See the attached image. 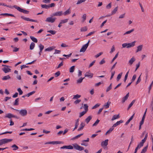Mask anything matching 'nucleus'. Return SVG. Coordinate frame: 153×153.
I'll list each match as a JSON object with an SVG mask.
<instances>
[{"label":"nucleus","instance_id":"nucleus-19","mask_svg":"<svg viewBox=\"0 0 153 153\" xmlns=\"http://www.w3.org/2000/svg\"><path fill=\"white\" fill-rule=\"evenodd\" d=\"M120 117V116L119 115V114H117V115H114L113 116L111 120L112 121H113L116 119L119 118Z\"/></svg>","mask_w":153,"mask_h":153},{"label":"nucleus","instance_id":"nucleus-37","mask_svg":"<svg viewBox=\"0 0 153 153\" xmlns=\"http://www.w3.org/2000/svg\"><path fill=\"white\" fill-rule=\"evenodd\" d=\"M134 29H132L130 30L126 31V33H124L123 35H125L127 34H129L133 32L134 31Z\"/></svg>","mask_w":153,"mask_h":153},{"label":"nucleus","instance_id":"nucleus-5","mask_svg":"<svg viewBox=\"0 0 153 153\" xmlns=\"http://www.w3.org/2000/svg\"><path fill=\"white\" fill-rule=\"evenodd\" d=\"M56 19V18L55 17H48L46 19L45 21L53 23L55 22Z\"/></svg>","mask_w":153,"mask_h":153},{"label":"nucleus","instance_id":"nucleus-33","mask_svg":"<svg viewBox=\"0 0 153 153\" xmlns=\"http://www.w3.org/2000/svg\"><path fill=\"white\" fill-rule=\"evenodd\" d=\"M35 44L33 42H32L30 44V48L31 50H33L35 47Z\"/></svg>","mask_w":153,"mask_h":153},{"label":"nucleus","instance_id":"nucleus-15","mask_svg":"<svg viewBox=\"0 0 153 153\" xmlns=\"http://www.w3.org/2000/svg\"><path fill=\"white\" fill-rule=\"evenodd\" d=\"M129 95V93H128L122 98V102L123 103H124L128 99Z\"/></svg>","mask_w":153,"mask_h":153},{"label":"nucleus","instance_id":"nucleus-18","mask_svg":"<svg viewBox=\"0 0 153 153\" xmlns=\"http://www.w3.org/2000/svg\"><path fill=\"white\" fill-rule=\"evenodd\" d=\"M147 137H148V133H147L146 134L144 138L141 140V142L140 143L143 145L144 143H145L146 140H147Z\"/></svg>","mask_w":153,"mask_h":153},{"label":"nucleus","instance_id":"nucleus-20","mask_svg":"<svg viewBox=\"0 0 153 153\" xmlns=\"http://www.w3.org/2000/svg\"><path fill=\"white\" fill-rule=\"evenodd\" d=\"M92 116L90 115L88 116L85 119V122L87 124H88L90 120L92 119Z\"/></svg>","mask_w":153,"mask_h":153},{"label":"nucleus","instance_id":"nucleus-1","mask_svg":"<svg viewBox=\"0 0 153 153\" xmlns=\"http://www.w3.org/2000/svg\"><path fill=\"white\" fill-rule=\"evenodd\" d=\"M11 109H14L16 111L19 112V114L23 117H24L27 115V112L26 110L25 109H22L20 110L14 109L12 107L10 108Z\"/></svg>","mask_w":153,"mask_h":153},{"label":"nucleus","instance_id":"nucleus-39","mask_svg":"<svg viewBox=\"0 0 153 153\" xmlns=\"http://www.w3.org/2000/svg\"><path fill=\"white\" fill-rule=\"evenodd\" d=\"M84 108L85 109V111L87 112L88 110V106L87 104L84 105Z\"/></svg>","mask_w":153,"mask_h":153},{"label":"nucleus","instance_id":"nucleus-31","mask_svg":"<svg viewBox=\"0 0 153 153\" xmlns=\"http://www.w3.org/2000/svg\"><path fill=\"white\" fill-rule=\"evenodd\" d=\"M114 129V128L112 126L106 132V133L105 134L107 135L108 134H109Z\"/></svg>","mask_w":153,"mask_h":153},{"label":"nucleus","instance_id":"nucleus-30","mask_svg":"<svg viewBox=\"0 0 153 153\" xmlns=\"http://www.w3.org/2000/svg\"><path fill=\"white\" fill-rule=\"evenodd\" d=\"M11 147L13 148V150H16L19 149V147L15 144L12 146Z\"/></svg>","mask_w":153,"mask_h":153},{"label":"nucleus","instance_id":"nucleus-63","mask_svg":"<svg viewBox=\"0 0 153 153\" xmlns=\"http://www.w3.org/2000/svg\"><path fill=\"white\" fill-rule=\"evenodd\" d=\"M103 53L102 52H100L99 53L97 54V55H96L95 57L97 58L98 57H99Z\"/></svg>","mask_w":153,"mask_h":153},{"label":"nucleus","instance_id":"nucleus-25","mask_svg":"<svg viewBox=\"0 0 153 153\" xmlns=\"http://www.w3.org/2000/svg\"><path fill=\"white\" fill-rule=\"evenodd\" d=\"M143 45H140L137 47V49L136 51V52L140 51L142 50L143 47Z\"/></svg>","mask_w":153,"mask_h":153},{"label":"nucleus","instance_id":"nucleus-17","mask_svg":"<svg viewBox=\"0 0 153 153\" xmlns=\"http://www.w3.org/2000/svg\"><path fill=\"white\" fill-rule=\"evenodd\" d=\"M55 48V47H54L53 46H52L51 47H50L46 49H45V51H51L53 50Z\"/></svg>","mask_w":153,"mask_h":153},{"label":"nucleus","instance_id":"nucleus-56","mask_svg":"<svg viewBox=\"0 0 153 153\" xmlns=\"http://www.w3.org/2000/svg\"><path fill=\"white\" fill-rule=\"evenodd\" d=\"M136 76H137L136 74H134L131 80V82H134L135 80V79L136 78Z\"/></svg>","mask_w":153,"mask_h":153},{"label":"nucleus","instance_id":"nucleus-11","mask_svg":"<svg viewBox=\"0 0 153 153\" xmlns=\"http://www.w3.org/2000/svg\"><path fill=\"white\" fill-rule=\"evenodd\" d=\"M85 126V123L83 122H82L80 125L79 128L77 130L78 131H79L82 130L83 128Z\"/></svg>","mask_w":153,"mask_h":153},{"label":"nucleus","instance_id":"nucleus-34","mask_svg":"<svg viewBox=\"0 0 153 153\" xmlns=\"http://www.w3.org/2000/svg\"><path fill=\"white\" fill-rule=\"evenodd\" d=\"M148 147V145H147L146 146H145L144 148L142 150L140 153H144L147 150Z\"/></svg>","mask_w":153,"mask_h":153},{"label":"nucleus","instance_id":"nucleus-64","mask_svg":"<svg viewBox=\"0 0 153 153\" xmlns=\"http://www.w3.org/2000/svg\"><path fill=\"white\" fill-rule=\"evenodd\" d=\"M19 48H17L16 47H15L14 48V49L13 50V52H17L19 51Z\"/></svg>","mask_w":153,"mask_h":153},{"label":"nucleus","instance_id":"nucleus-27","mask_svg":"<svg viewBox=\"0 0 153 153\" xmlns=\"http://www.w3.org/2000/svg\"><path fill=\"white\" fill-rule=\"evenodd\" d=\"M30 38L32 40V41L34 42L37 43L38 42V40L37 39L34 37L33 36H30Z\"/></svg>","mask_w":153,"mask_h":153},{"label":"nucleus","instance_id":"nucleus-57","mask_svg":"<svg viewBox=\"0 0 153 153\" xmlns=\"http://www.w3.org/2000/svg\"><path fill=\"white\" fill-rule=\"evenodd\" d=\"M86 15L85 14H84L82 16V18L83 19V22L86 19Z\"/></svg>","mask_w":153,"mask_h":153},{"label":"nucleus","instance_id":"nucleus-55","mask_svg":"<svg viewBox=\"0 0 153 153\" xmlns=\"http://www.w3.org/2000/svg\"><path fill=\"white\" fill-rule=\"evenodd\" d=\"M82 143H81V145L82 146H88V144L85 143V142L83 141V140L82 141Z\"/></svg>","mask_w":153,"mask_h":153},{"label":"nucleus","instance_id":"nucleus-10","mask_svg":"<svg viewBox=\"0 0 153 153\" xmlns=\"http://www.w3.org/2000/svg\"><path fill=\"white\" fill-rule=\"evenodd\" d=\"M61 149H73V147L71 145L64 146L60 148Z\"/></svg>","mask_w":153,"mask_h":153},{"label":"nucleus","instance_id":"nucleus-53","mask_svg":"<svg viewBox=\"0 0 153 153\" xmlns=\"http://www.w3.org/2000/svg\"><path fill=\"white\" fill-rule=\"evenodd\" d=\"M39 46L40 48V50L42 51L44 48V46L41 44L39 45Z\"/></svg>","mask_w":153,"mask_h":153},{"label":"nucleus","instance_id":"nucleus-22","mask_svg":"<svg viewBox=\"0 0 153 153\" xmlns=\"http://www.w3.org/2000/svg\"><path fill=\"white\" fill-rule=\"evenodd\" d=\"M118 10V7L117 6L112 11L111 15H113L115 14Z\"/></svg>","mask_w":153,"mask_h":153},{"label":"nucleus","instance_id":"nucleus-41","mask_svg":"<svg viewBox=\"0 0 153 153\" xmlns=\"http://www.w3.org/2000/svg\"><path fill=\"white\" fill-rule=\"evenodd\" d=\"M87 30V28L85 26L83 27H81L80 29V31L81 32L86 31Z\"/></svg>","mask_w":153,"mask_h":153},{"label":"nucleus","instance_id":"nucleus-59","mask_svg":"<svg viewBox=\"0 0 153 153\" xmlns=\"http://www.w3.org/2000/svg\"><path fill=\"white\" fill-rule=\"evenodd\" d=\"M60 74V73L59 71H58L55 74V76L56 77H57L59 76Z\"/></svg>","mask_w":153,"mask_h":153},{"label":"nucleus","instance_id":"nucleus-28","mask_svg":"<svg viewBox=\"0 0 153 153\" xmlns=\"http://www.w3.org/2000/svg\"><path fill=\"white\" fill-rule=\"evenodd\" d=\"M41 6L42 8H45L46 9H48L49 8V7L48 6V5L45 4H41Z\"/></svg>","mask_w":153,"mask_h":153},{"label":"nucleus","instance_id":"nucleus-51","mask_svg":"<svg viewBox=\"0 0 153 153\" xmlns=\"http://www.w3.org/2000/svg\"><path fill=\"white\" fill-rule=\"evenodd\" d=\"M34 129L33 128H25L21 130V131H30L31 130H34Z\"/></svg>","mask_w":153,"mask_h":153},{"label":"nucleus","instance_id":"nucleus-3","mask_svg":"<svg viewBox=\"0 0 153 153\" xmlns=\"http://www.w3.org/2000/svg\"><path fill=\"white\" fill-rule=\"evenodd\" d=\"M90 40H89L88 41V42L85 44L83 45L82 48L80 49V52H85L88 46L89 43L90 42Z\"/></svg>","mask_w":153,"mask_h":153},{"label":"nucleus","instance_id":"nucleus-13","mask_svg":"<svg viewBox=\"0 0 153 153\" xmlns=\"http://www.w3.org/2000/svg\"><path fill=\"white\" fill-rule=\"evenodd\" d=\"M136 42L135 41L131 43H128V45L127 46V48H130L133 47L134 46L135 43Z\"/></svg>","mask_w":153,"mask_h":153},{"label":"nucleus","instance_id":"nucleus-61","mask_svg":"<svg viewBox=\"0 0 153 153\" xmlns=\"http://www.w3.org/2000/svg\"><path fill=\"white\" fill-rule=\"evenodd\" d=\"M100 105V104H96L94 106H93L92 108V109H95L97 108Z\"/></svg>","mask_w":153,"mask_h":153},{"label":"nucleus","instance_id":"nucleus-12","mask_svg":"<svg viewBox=\"0 0 153 153\" xmlns=\"http://www.w3.org/2000/svg\"><path fill=\"white\" fill-rule=\"evenodd\" d=\"M108 140L107 139L104 141H102L101 143V145L102 147L106 146L108 145Z\"/></svg>","mask_w":153,"mask_h":153},{"label":"nucleus","instance_id":"nucleus-21","mask_svg":"<svg viewBox=\"0 0 153 153\" xmlns=\"http://www.w3.org/2000/svg\"><path fill=\"white\" fill-rule=\"evenodd\" d=\"M135 61V59L134 57H132L129 60L128 62V63L130 65H131Z\"/></svg>","mask_w":153,"mask_h":153},{"label":"nucleus","instance_id":"nucleus-36","mask_svg":"<svg viewBox=\"0 0 153 153\" xmlns=\"http://www.w3.org/2000/svg\"><path fill=\"white\" fill-rule=\"evenodd\" d=\"M85 77L82 78V77H80L77 80V83H81L83 80L84 79Z\"/></svg>","mask_w":153,"mask_h":153},{"label":"nucleus","instance_id":"nucleus-35","mask_svg":"<svg viewBox=\"0 0 153 153\" xmlns=\"http://www.w3.org/2000/svg\"><path fill=\"white\" fill-rule=\"evenodd\" d=\"M135 100H134L131 102L130 103V104L128 106V107L127 109L128 110L132 106L135 102Z\"/></svg>","mask_w":153,"mask_h":153},{"label":"nucleus","instance_id":"nucleus-8","mask_svg":"<svg viewBox=\"0 0 153 153\" xmlns=\"http://www.w3.org/2000/svg\"><path fill=\"white\" fill-rule=\"evenodd\" d=\"M62 14L63 13L62 11H58L53 13L52 16H60L62 15Z\"/></svg>","mask_w":153,"mask_h":153},{"label":"nucleus","instance_id":"nucleus-47","mask_svg":"<svg viewBox=\"0 0 153 153\" xmlns=\"http://www.w3.org/2000/svg\"><path fill=\"white\" fill-rule=\"evenodd\" d=\"M68 19H65L62 20L61 21L60 24H63L66 23L68 22Z\"/></svg>","mask_w":153,"mask_h":153},{"label":"nucleus","instance_id":"nucleus-40","mask_svg":"<svg viewBox=\"0 0 153 153\" xmlns=\"http://www.w3.org/2000/svg\"><path fill=\"white\" fill-rule=\"evenodd\" d=\"M122 72H121L117 76V81H119V80L120 79L121 77L122 76Z\"/></svg>","mask_w":153,"mask_h":153},{"label":"nucleus","instance_id":"nucleus-50","mask_svg":"<svg viewBox=\"0 0 153 153\" xmlns=\"http://www.w3.org/2000/svg\"><path fill=\"white\" fill-rule=\"evenodd\" d=\"M86 0H78L76 3L77 4H79L82 2H84Z\"/></svg>","mask_w":153,"mask_h":153},{"label":"nucleus","instance_id":"nucleus-6","mask_svg":"<svg viewBox=\"0 0 153 153\" xmlns=\"http://www.w3.org/2000/svg\"><path fill=\"white\" fill-rule=\"evenodd\" d=\"M21 18L26 21L34 22H38V21L37 20H33L32 19H30L28 18L25 17L23 16H22L21 17Z\"/></svg>","mask_w":153,"mask_h":153},{"label":"nucleus","instance_id":"nucleus-54","mask_svg":"<svg viewBox=\"0 0 153 153\" xmlns=\"http://www.w3.org/2000/svg\"><path fill=\"white\" fill-rule=\"evenodd\" d=\"M140 76L141 75H140L139 77H138L137 82H136V85L138 83H139L141 81V79L140 78Z\"/></svg>","mask_w":153,"mask_h":153},{"label":"nucleus","instance_id":"nucleus-43","mask_svg":"<svg viewBox=\"0 0 153 153\" xmlns=\"http://www.w3.org/2000/svg\"><path fill=\"white\" fill-rule=\"evenodd\" d=\"M87 73H86L85 74V77H89L90 78H92L93 76V74H87Z\"/></svg>","mask_w":153,"mask_h":153},{"label":"nucleus","instance_id":"nucleus-24","mask_svg":"<svg viewBox=\"0 0 153 153\" xmlns=\"http://www.w3.org/2000/svg\"><path fill=\"white\" fill-rule=\"evenodd\" d=\"M13 114L10 113H8L5 116V117L10 119L13 117Z\"/></svg>","mask_w":153,"mask_h":153},{"label":"nucleus","instance_id":"nucleus-2","mask_svg":"<svg viewBox=\"0 0 153 153\" xmlns=\"http://www.w3.org/2000/svg\"><path fill=\"white\" fill-rule=\"evenodd\" d=\"M13 7L19 11L23 13H24L28 14L29 13V11L28 10H26L24 9L20 8V7L17 6L16 5H15L13 6Z\"/></svg>","mask_w":153,"mask_h":153},{"label":"nucleus","instance_id":"nucleus-45","mask_svg":"<svg viewBox=\"0 0 153 153\" xmlns=\"http://www.w3.org/2000/svg\"><path fill=\"white\" fill-rule=\"evenodd\" d=\"M81 95L79 94H76V95H74V97L73 99H78L80 98L81 97Z\"/></svg>","mask_w":153,"mask_h":153},{"label":"nucleus","instance_id":"nucleus-38","mask_svg":"<svg viewBox=\"0 0 153 153\" xmlns=\"http://www.w3.org/2000/svg\"><path fill=\"white\" fill-rule=\"evenodd\" d=\"M19 101V98H17L16 99L14 102V103L13 104V105H19L18 102Z\"/></svg>","mask_w":153,"mask_h":153},{"label":"nucleus","instance_id":"nucleus-9","mask_svg":"<svg viewBox=\"0 0 153 153\" xmlns=\"http://www.w3.org/2000/svg\"><path fill=\"white\" fill-rule=\"evenodd\" d=\"M143 145L141 143H140L137 146V147L136 148L134 153H136L138 149H140L141 147L143 146Z\"/></svg>","mask_w":153,"mask_h":153},{"label":"nucleus","instance_id":"nucleus-29","mask_svg":"<svg viewBox=\"0 0 153 153\" xmlns=\"http://www.w3.org/2000/svg\"><path fill=\"white\" fill-rule=\"evenodd\" d=\"M11 78V77H10V76L9 75H8L7 76H4L2 79L3 80H7V79H10Z\"/></svg>","mask_w":153,"mask_h":153},{"label":"nucleus","instance_id":"nucleus-32","mask_svg":"<svg viewBox=\"0 0 153 153\" xmlns=\"http://www.w3.org/2000/svg\"><path fill=\"white\" fill-rule=\"evenodd\" d=\"M111 103V102L108 101L106 104H105L104 105V106L105 107V108H108L109 107L110 104Z\"/></svg>","mask_w":153,"mask_h":153},{"label":"nucleus","instance_id":"nucleus-58","mask_svg":"<svg viewBox=\"0 0 153 153\" xmlns=\"http://www.w3.org/2000/svg\"><path fill=\"white\" fill-rule=\"evenodd\" d=\"M55 52L54 53V54H59L61 52V51L59 50H57L56 49L55 50Z\"/></svg>","mask_w":153,"mask_h":153},{"label":"nucleus","instance_id":"nucleus-14","mask_svg":"<svg viewBox=\"0 0 153 153\" xmlns=\"http://www.w3.org/2000/svg\"><path fill=\"white\" fill-rule=\"evenodd\" d=\"M2 70L5 73H7L11 71V69L10 68H6V67H4L2 68Z\"/></svg>","mask_w":153,"mask_h":153},{"label":"nucleus","instance_id":"nucleus-23","mask_svg":"<svg viewBox=\"0 0 153 153\" xmlns=\"http://www.w3.org/2000/svg\"><path fill=\"white\" fill-rule=\"evenodd\" d=\"M71 10L70 8H69L67 10L65 11L63 14L64 15L66 16L68 15L69 14H70L71 13Z\"/></svg>","mask_w":153,"mask_h":153},{"label":"nucleus","instance_id":"nucleus-52","mask_svg":"<svg viewBox=\"0 0 153 153\" xmlns=\"http://www.w3.org/2000/svg\"><path fill=\"white\" fill-rule=\"evenodd\" d=\"M100 121V120H99L98 119H97L94 123L92 126H96L98 124Z\"/></svg>","mask_w":153,"mask_h":153},{"label":"nucleus","instance_id":"nucleus-49","mask_svg":"<svg viewBox=\"0 0 153 153\" xmlns=\"http://www.w3.org/2000/svg\"><path fill=\"white\" fill-rule=\"evenodd\" d=\"M118 55V53H117L115 55V56L113 58L111 61V63H112L117 58Z\"/></svg>","mask_w":153,"mask_h":153},{"label":"nucleus","instance_id":"nucleus-26","mask_svg":"<svg viewBox=\"0 0 153 153\" xmlns=\"http://www.w3.org/2000/svg\"><path fill=\"white\" fill-rule=\"evenodd\" d=\"M0 15H3V16H10L12 17H15V16L13 14H9L8 13H2L0 14Z\"/></svg>","mask_w":153,"mask_h":153},{"label":"nucleus","instance_id":"nucleus-60","mask_svg":"<svg viewBox=\"0 0 153 153\" xmlns=\"http://www.w3.org/2000/svg\"><path fill=\"white\" fill-rule=\"evenodd\" d=\"M17 91L19 92V95H21L22 94L23 92L20 88H18L17 89Z\"/></svg>","mask_w":153,"mask_h":153},{"label":"nucleus","instance_id":"nucleus-16","mask_svg":"<svg viewBox=\"0 0 153 153\" xmlns=\"http://www.w3.org/2000/svg\"><path fill=\"white\" fill-rule=\"evenodd\" d=\"M123 121L122 120H120L119 121H117L116 123L114 124L113 126V127L114 128V127H116L117 126L120 125V123H123Z\"/></svg>","mask_w":153,"mask_h":153},{"label":"nucleus","instance_id":"nucleus-42","mask_svg":"<svg viewBox=\"0 0 153 153\" xmlns=\"http://www.w3.org/2000/svg\"><path fill=\"white\" fill-rule=\"evenodd\" d=\"M87 112L83 111L79 113V117L80 118L81 117H82L83 116L85 113H86Z\"/></svg>","mask_w":153,"mask_h":153},{"label":"nucleus","instance_id":"nucleus-62","mask_svg":"<svg viewBox=\"0 0 153 153\" xmlns=\"http://www.w3.org/2000/svg\"><path fill=\"white\" fill-rule=\"evenodd\" d=\"M81 101L80 100L77 99L74 102V103L75 104H77L79 103Z\"/></svg>","mask_w":153,"mask_h":153},{"label":"nucleus","instance_id":"nucleus-4","mask_svg":"<svg viewBox=\"0 0 153 153\" xmlns=\"http://www.w3.org/2000/svg\"><path fill=\"white\" fill-rule=\"evenodd\" d=\"M62 142V141H50V142H46L45 143V144H61V143H63Z\"/></svg>","mask_w":153,"mask_h":153},{"label":"nucleus","instance_id":"nucleus-7","mask_svg":"<svg viewBox=\"0 0 153 153\" xmlns=\"http://www.w3.org/2000/svg\"><path fill=\"white\" fill-rule=\"evenodd\" d=\"M2 144L7 143L9 142H11L13 140L12 139H4L1 140Z\"/></svg>","mask_w":153,"mask_h":153},{"label":"nucleus","instance_id":"nucleus-44","mask_svg":"<svg viewBox=\"0 0 153 153\" xmlns=\"http://www.w3.org/2000/svg\"><path fill=\"white\" fill-rule=\"evenodd\" d=\"M75 66H73L70 69L69 71L71 73L73 72L74 71Z\"/></svg>","mask_w":153,"mask_h":153},{"label":"nucleus","instance_id":"nucleus-48","mask_svg":"<svg viewBox=\"0 0 153 153\" xmlns=\"http://www.w3.org/2000/svg\"><path fill=\"white\" fill-rule=\"evenodd\" d=\"M36 91H33L30 93H28L26 95L27 97H29L30 96L32 95L35 93Z\"/></svg>","mask_w":153,"mask_h":153},{"label":"nucleus","instance_id":"nucleus-46","mask_svg":"<svg viewBox=\"0 0 153 153\" xmlns=\"http://www.w3.org/2000/svg\"><path fill=\"white\" fill-rule=\"evenodd\" d=\"M48 32L50 33L52 35H54L56 33V31L55 30H48L47 31Z\"/></svg>","mask_w":153,"mask_h":153}]
</instances>
